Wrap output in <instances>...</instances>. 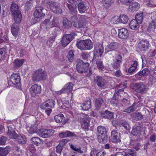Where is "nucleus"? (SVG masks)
Wrapping results in <instances>:
<instances>
[{
  "instance_id": "1",
  "label": "nucleus",
  "mask_w": 156,
  "mask_h": 156,
  "mask_svg": "<svg viewBox=\"0 0 156 156\" xmlns=\"http://www.w3.org/2000/svg\"><path fill=\"white\" fill-rule=\"evenodd\" d=\"M89 66V62H84L82 60H79L76 66V69L80 73H86Z\"/></svg>"
},
{
  "instance_id": "2",
  "label": "nucleus",
  "mask_w": 156,
  "mask_h": 156,
  "mask_svg": "<svg viewBox=\"0 0 156 156\" xmlns=\"http://www.w3.org/2000/svg\"><path fill=\"white\" fill-rule=\"evenodd\" d=\"M90 118L87 115L82 114L80 119L82 128L87 129L90 126Z\"/></svg>"
},
{
  "instance_id": "3",
  "label": "nucleus",
  "mask_w": 156,
  "mask_h": 156,
  "mask_svg": "<svg viewBox=\"0 0 156 156\" xmlns=\"http://www.w3.org/2000/svg\"><path fill=\"white\" fill-rule=\"evenodd\" d=\"M122 62V57L119 54L115 55V58L113 59V61L111 63L112 67L115 69H119L120 65Z\"/></svg>"
},
{
  "instance_id": "4",
  "label": "nucleus",
  "mask_w": 156,
  "mask_h": 156,
  "mask_svg": "<svg viewBox=\"0 0 156 156\" xmlns=\"http://www.w3.org/2000/svg\"><path fill=\"white\" fill-rule=\"evenodd\" d=\"M46 78L44 72L41 69L36 70L33 76V80L34 81H37L41 80H44Z\"/></svg>"
},
{
  "instance_id": "5",
  "label": "nucleus",
  "mask_w": 156,
  "mask_h": 156,
  "mask_svg": "<svg viewBox=\"0 0 156 156\" xmlns=\"http://www.w3.org/2000/svg\"><path fill=\"white\" fill-rule=\"evenodd\" d=\"M48 4L51 11L54 13L59 14L62 12V10L60 6L54 2L50 1L48 2Z\"/></svg>"
},
{
  "instance_id": "6",
  "label": "nucleus",
  "mask_w": 156,
  "mask_h": 156,
  "mask_svg": "<svg viewBox=\"0 0 156 156\" xmlns=\"http://www.w3.org/2000/svg\"><path fill=\"white\" fill-rule=\"evenodd\" d=\"M119 125L116 126V129H113L111 132V141L113 143H116L119 142L120 140L119 138V136L117 132V131L119 130L120 128Z\"/></svg>"
},
{
  "instance_id": "7",
  "label": "nucleus",
  "mask_w": 156,
  "mask_h": 156,
  "mask_svg": "<svg viewBox=\"0 0 156 156\" xmlns=\"http://www.w3.org/2000/svg\"><path fill=\"white\" fill-rule=\"evenodd\" d=\"M87 17L85 15L80 16L79 22L78 23H75L73 24V26L77 28L84 27L87 22Z\"/></svg>"
},
{
  "instance_id": "8",
  "label": "nucleus",
  "mask_w": 156,
  "mask_h": 156,
  "mask_svg": "<svg viewBox=\"0 0 156 156\" xmlns=\"http://www.w3.org/2000/svg\"><path fill=\"white\" fill-rule=\"evenodd\" d=\"M74 35L73 34L64 35L62 40V46L65 47L68 45L72 40L74 38Z\"/></svg>"
},
{
  "instance_id": "9",
  "label": "nucleus",
  "mask_w": 156,
  "mask_h": 156,
  "mask_svg": "<svg viewBox=\"0 0 156 156\" xmlns=\"http://www.w3.org/2000/svg\"><path fill=\"white\" fill-rule=\"evenodd\" d=\"M150 46V44L148 41L142 40L138 44V48L142 51H146Z\"/></svg>"
},
{
  "instance_id": "10",
  "label": "nucleus",
  "mask_w": 156,
  "mask_h": 156,
  "mask_svg": "<svg viewBox=\"0 0 156 156\" xmlns=\"http://www.w3.org/2000/svg\"><path fill=\"white\" fill-rule=\"evenodd\" d=\"M10 81L13 85L19 87L20 84V78L19 74L17 73L12 74L10 77Z\"/></svg>"
},
{
  "instance_id": "11",
  "label": "nucleus",
  "mask_w": 156,
  "mask_h": 156,
  "mask_svg": "<svg viewBox=\"0 0 156 156\" xmlns=\"http://www.w3.org/2000/svg\"><path fill=\"white\" fill-rule=\"evenodd\" d=\"M147 86L141 82L135 83L134 85L135 90L140 93L145 92L147 90Z\"/></svg>"
},
{
  "instance_id": "12",
  "label": "nucleus",
  "mask_w": 156,
  "mask_h": 156,
  "mask_svg": "<svg viewBox=\"0 0 156 156\" xmlns=\"http://www.w3.org/2000/svg\"><path fill=\"white\" fill-rule=\"evenodd\" d=\"M141 128L140 126H137L133 127L131 131L132 133L134 136H137V140L138 141L141 140L142 138V136L141 135Z\"/></svg>"
},
{
  "instance_id": "13",
  "label": "nucleus",
  "mask_w": 156,
  "mask_h": 156,
  "mask_svg": "<svg viewBox=\"0 0 156 156\" xmlns=\"http://www.w3.org/2000/svg\"><path fill=\"white\" fill-rule=\"evenodd\" d=\"M41 90V86H38L37 84L32 85L30 88V91L31 96L33 97H34L36 95L40 93Z\"/></svg>"
},
{
  "instance_id": "14",
  "label": "nucleus",
  "mask_w": 156,
  "mask_h": 156,
  "mask_svg": "<svg viewBox=\"0 0 156 156\" xmlns=\"http://www.w3.org/2000/svg\"><path fill=\"white\" fill-rule=\"evenodd\" d=\"M94 81L95 84L100 87L103 88L105 87L106 81L101 76H96L94 77Z\"/></svg>"
},
{
  "instance_id": "15",
  "label": "nucleus",
  "mask_w": 156,
  "mask_h": 156,
  "mask_svg": "<svg viewBox=\"0 0 156 156\" xmlns=\"http://www.w3.org/2000/svg\"><path fill=\"white\" fill-rule=\"evenodd\" d=\"M119 37L121 39L126 40L129 37V33L128 30L126 28L119 29Z\"/></svg>"
},
{
  "instance_id": "16",
  "label": "nucleus",
  "mask_w": 156,
  "mask_h": 156,
  "mask_svg": "<svg viewBox=\"0 0 156 156\" xmlns=\"http://www.w3.org/2000/svg\"><path fill=\"white\" fill-rule=\"evenodd\" d=\"M55 105V101L52 99H48L41 105V108L43 109L46 107L53 108Z\"/></svg>"
},
{
  "instance_id": "17",
  "label": "nucleus",
  "mask_w": 156,
  "mask_h": 156,
  "mask_svg": "<svg viewBox=\"0 0 156 156\" xmlns=\"http://www.w3.org/2000/svg\"><path fill=\"white\" fill-rule=\"evenodd\" d=\"M94 55L101 57L104 52V48L103 45L99 43L96 44L94 47Z\"/></svg>"
},
{
  "instance_id": "18",
  "label": "nucleus",
  "mask_w": 156,
  "mask_h": 156,
  "mask_svg": "<svg viewBox=\"0 0 156 156\" xmlns=\"http://www.w3.org/2000/svg\"><path fill=\"white\" fill-rule=\"evenodd\" d=\"M43 8L41 6H37L36 10L34 13V16L36 18H42L45 15V14L43 12Z\"/></svg>"
},
{
  "instance_id": "19",
  "label": "nucleus",
  "mask_w": 156,
  "mask_h": 156,
  "mask_svg": "<svg viewBox=\"0 0 156 156\" xmlns=\"http://www.w3.org/2000/svg\"><path fill=\"white\" fill-rule=\"evenodd\" d=\"M118 44L116 42L111 43L106 47L105 51L107 53L108 52L115 50L118 47Z\"/></svg>"
},
{
  "instance_id": "20",
  "label": "nucleus",
  "mask_w": 156,
  "mask_h": 156,
  "mask_svg": "<svg viewBox=\"0 0 156 156\" xmlns=\"http://www.w3.org/2000/svg\"><path fill=\"white\" fill-rule=\"evenodd\" d=\"M94 55L93 58L94 60H95L96 63L97 64V67L99 69H101L104 68V66L102 63V61L101 59V57Z\"/></svg>"
},
{
  "instance_id": "21",
  "label": "nucleus",
  "mask_w": 156,
  "mask_h": 156,
  "mask_svg": "<svg viewBox=\"0 0 156 156\" xmlns=\"http://www.w3.org/2000/svg\"><path fill=\"white\" fill-rule=\"evenodd\" d=\"M129 10L133 12L137 10L140 8V5L137 2H132L131 1V4L129 5Z\"/></svg>"
},
{
  "instance_id": "22",
  "label": "nucleus",
  "mask_w": 156,
  "mask_h": 156,
  "mask_svg": "<svg viewBox=\"0 0 156 156\" xmlns=\"http://www.w3.org/2000/svg\"><path fill=\"white\" fill-rule=\"evenodd\" d=\"M75 136V133L69 131H66L62 132L59 134L60 137L63 138L67 137L74 136Z\"/></svg>"
},
{
  "instance_id": "23",
  "label": "nucleus",
  "mask_w": 156,
  "mask_h": 156,
  "mask_svg": "<svg viewBox=\"0 0 156 156\" xmlns=\"http://www.w3.org/2000/svg\"><path fill=\"white\" fill-rule=\"evenodd\" d=\"M88 8L87 5L82 2H80L78 4V9L80 13L84 12L87 10Z\"/></svg>"
},
{
  "instance_id": "24",
  "label": "nucleus",
  "mask_w": 156,
  "mask_h": 156,
  "mask_svg": "<svg viewBox=\"0 0 156 156\" xmlns=\"http://www.w3.org/2000/svg\"><path fill=\"white\" fill-rule=\"evenodd\" d=\"M24 62L23 59H15L13 61V67L15 69L19 68L22 66Z\"/></svg>"
},
{
  "instance_id": "25",
  "label": "nucleus",
  "mask_w": 156,
  "mask_h": 156,
  "mask_svg": "<svg viewBox=\"0 0 156 156\" xmlns=\"http://www.w3.org/2000/svg\"><path fill=\"white\" fill-rule=\"evenodd\" d=\"M14 20L16 23L21 22L22 19V15L20 12L12 13Z\"/></svg>"
},
{
  "instance_id": "26",
  "label": "nucleus",
  "mask_w": 156,
  "mask_h": 156,
  "mask_svg": "<svg viewBox=\"0 0 156 156\" xmlns=\"http://www.w3.org/2000/svg\"><path fill=\"white\" fill-rule=\"evenodd\" d=\"M54 119L55 121L58 123L64 124L66 122L65 117L62 114L55 115L54 117Z\"/></svg>"
},
{
  "instance_id": "27",
  "label": "nucleus",
  "mask_w": 156,
  "mask_h": 156,
  "mask_svg": "<svg viewBox=\"0 0 156 156\" xmlns=\"http://www.w3.org/2000/svg\"><path fill=\"white\" fill-rule=\"evenodd\" d=\"M140 24L136 20L133 19L130 22L129 27L132 30H135L139 28Z\"/></svg>"
},
{
  "instance_id": "28",
  "label": "nucleus",
  "mask_w": 156,
  "mask_h": 156,
  "mask_svg": "<svg viewBox=\"0 0 156 156\" xmlns=\"http://www.w3.org/2000/svg\"><path fill=\"white\" fill-rule=\"evenodd\" d=\"M98 139L99 143L104 144L107 142L108 140L107 134L103 135H98Z\"/></svg>"
},
{
  "instance_id": "29",
  "label": "nucleus",
  "mask_w": 156,
  "mask_h": 156,
  "mask_svg": "<svg viewBox=\"0 0 156 156\" xmlns=\"http://www.w3.org/2000/svg\"><path fill=\"white\" fill-rule=\"evenodd\" d=\"M19 30V26L16 25V23H14L12 25L11 32L13 36L16 37L18 36Z\"/></svg>"
},
{
  "instance_id": "30",
  "label": "nucleus",
  "mask_w": 156,
  "mask_h": 156,
  "mask_svg": "<svg viewBox=\"0 0 156 156\" xmlns=\"http://www.w3.org/2000/svg\"><path fill=\"white\" fill-rule=\"evenodd\" d=\"M41 27L44 29L48 30L51 27V23L48 19L45 20L41 24Z\"/></svg>"
},
{
  "instance_id": "31",
  "label": "nucleus",
  "mask_w": 156,
  "mask_h": 156,
  "mask_svg": "<svg viewBox=\"0 0 156 156\" xmlns=\"http://www.w3.org/2000/svg\"><path fill=\"white\" fill-rule=\"evenodd\" d=\"M84 50H90L93 47V44L91 41L89 39L84 40Z\"/></svg>"
},
{
  "instance_id": "32",
  "label": "nucleus",
  "mask_w": 156,
  "mask_h": 156,
  "mask_svg": "<svg viewBox=\"0 0 156 156\" xmlns=\"http://www.w3.org/2000/svg\"><path fill=\"white\" fill-rule=\"evenodd\" d=\"M16 139L20 144H26L27 139L24 135H18Z\"/></svg>"
},
{
  "instance_id": "33",
  "label": "nucleus",
  "mask_w": 156,
  "mask_h": 156,
  "mask_svg": "<svg viewBox=\"0 0 156 156\" xmlns=\"http://www.w3.org/2000/svg\"><path fill=\"white\" fill-rule=\"evenodd\" d=\"M98 135H103L107 134L105 127L103 126H99L97 128Z\"/></svg>"
},
{
  "instance_id": "34",
  "label": "nucleus",
  "mask_w": 156,
  "mask_h": 156,
  "mask_svg": "<svg viewBox=\"0 0 156 156\" xmlns=\"http://www.w3.org/2000/svg\"><path fill=\"white\" fill-rule=\"evenodd\" d=\"M102 116L105 118L111 119L114 117L113 113L106 110L102 113Z\"/></svg>"
},
{
  "instance_id": "35",
  "label": "nucleus",
  "mask_w": 156,
  "mask_h": 156,
  "mask_svg": "<svg viewBox=\"0 0 156 156\" xmlns=\"http://www.w3.org/2000/svg\"><path fill=\"white\" fill-rule=\"evenodd\" d=\"M10 148L7 147L5 148H0V156H6L10 151Z\"/></svg>"
},
{
  "instance_id": "36",
  "label": "nucleus",
  "mask_w": 156,
  "mask_h": 156,
  "mask_svg": "<svg viewBox=\"0 0 156 156\" xmlns=\"http://www.w3.org/2000/svg\"><path fill=\"white\" fill-rule=\"evenodd\" d=\"M81 109L84 111L88 110L91 107V101L89 100L85 102L81 106Z\"/></svg>"
},
{
  "instance_id": "37",
  "label": "nucleus",
  "mask_w": 156,
  "mask_h": 156,
  "mask_svg": "<svg viewBox=\"0 0 156 156\" xmlns=\"http://www.w3.org/2000/svg\"><path fill=\"white\" fill-rule=\"evenodd\" d=\"M73 84L71 82H69L66 84L63 87L66 93L71 92L73 88Z\"/></svg>"
},
{
  "instance_id": "38",
  "label": "nucleus",
  "mask_w": 156,
  "mask_h": 156,
  "mask_svg": "<svg viewBox=\"0 0 156 156\" xmlns=\"http://www.w3.org/2000/svg\"><path fill=\"white\" fill-rule=\"evenodd\" d=\"M7 50L5 48H1L0 49V60L4 59L7 57Z\"/></svg>"
},
{
  "instance_id": "39",
  "label": "nucleus",
  "mask_w": 156,
  "mask_h": 156,
  "mask_svg": "<svg viewBox=\"0 0 156 156\" xmlns=\"http://www.w3.org/2000/svg\"><path fill=\"white\" fill-rule=\"evenodd\" d=\"M11 11L12 13L20 12L18 5L14 2L11 4Z\"/></svg>"
},
{
  "instance_id": "40",
  "label": "nucleus",
  "mask_w": 156,
  "mask_h": 156,
  "mask_svg": "<svg viewBox=\"0 0 156 156\" xmlns=\"http://www.w3.org/2000/svg\"><path fill=\"white\" fill-rule=\"evenodd\" d=\"M67 7L70 12L72 13L76 14L77 12L76 5H72L71 4H67Z\"/></svg>"
},
{
  "instance_id": "41",
  "label": "nucleus",
  "mask_w": 156,
  "mask_h": 156,
  "mask_svg": "<svg viewBox=\"0 0 156 156\" xmlns=\"http://www.w3.org/2000/svg\"><path fill=\"white\" fill-rule=\"evenodd\" d=\"M27 129L29 133H33L37 131V125L35 124H33L30 127L27 126Z\"/></svg>"
},
{
  "instance_id": "42",
  "label": "nucleus",
  "mask_w": 156,
  "mask_h": 156,
  "mask_svg": "<svg viewBox=\"0 0 156 156\" xmlns=\"http://www.w3.org/2000/svg\"><path fill=\"white\" fill-rule=\"evenodd\" d=\"M149 73V70L147 68H145L142 71H140L136 75V76L139 77L140 76H145Z\"/></svg>"
},
{
  "instance_id": "43",
  "label": "nucleus",
  "mask_w": 156,
  "mask_h": 156,
  "mask_svg": "<svg viewBox=\"0 0 156 156\" xmlns=\"http://www.w3.org/2000/svg\"><path fill=\"white\" fill-rule=\"evenodd\" d=\"M136 103L134 102L131 106L125 109L124 110L123 112H125L130 113L133 112L134 110L136 109Z\"/></svg>"
},
{
  "instance_id": "44",
  "label": "nucleus",
  "mask_w": 156,
  "mask_h": 156,
  "mask_svg": "<svg viewBox=\"0 0 156 156\" xmlns=\"http://www.w3.org/2000/svg\"><path fill=\"white\" fill-rule=\"evenodd\" d=\"M120 23L125 24L128 21L129 18L127 16L124 14H121L119 16Z\"/></svg>"
},
{
  "instance_id": "45",
  "label": "nucleus",
  "mask_w": 156,
  "mask_h": 156,
  "mask_svg": "<svg viewBox=\"0 0 156 156\" xmlns=\"http://www.w3.org/2000/svg\"><path fill=\"white\" fill-rule=\"evenodd\" d=\"M62 23L63 27L65 28H68L70 27L72 25L71 21L67 19H65L63 20Z\"/></svg>"
},
{
  "instance_id": "46",
  "label": "nucleus",
  "mask_w": 156,
  "mask_h": 156,
  "mask_svg": "<svg viewBox=\"0 0 156 156\" xmlns=\"http://www.w3.org/2000/svg\"><path fill=\"white\" fill-rule=\"evenodd\" d=\"M143 13L137 14L135 16L136 20L140 24H141L143 21Z\"/></svg>"
},
{
  "instance_id": "47",
  "label": "nucleus",
  "mask_w": 156,
  "mask_h": 156,
  "mask_svg": "<svg viewBox=\"0 0 156 156\" xmlns=\"http://www.w3.org/2000/svg\"><path fill=\"white\" fill-rule=\"evenodd\" d=\"M84 40H81L78 41L76 44L77 47L81 49L84 50Z\"/></svg>"
},
{
  "instance_id": "48",
  "label": "nucleus",
  "mask_w": 156,
  "mask_h": 156,
  "mask_svg": "<svg viewBox=\"0 0 156 156\" xmlns=\"http://www.w3.org/2000/svg\"><path fill=\"white\" fill-rule=\"evenodd\" d=\"M103 102V101L102 99L101 98L96 99L95 101V107L98 109H99Z\"/></svg>"
},
{
  "instance_id": "49",
  "label": "nucleus",
  "mask_w": 156,
  "mask_h": 156,
  "mask_svg": "<svg viewBox=\"0 0 156 156\" xmlns=\"http://www.w3.org/2000/svg\"><path fill=\"white\" fill-rule=\"evenodd\" d=\"M31 141L33 144L38 146L40 143L41 140L38 137H34L31 138Z\"/></svg>"
},
{
  "instance_id": "50",
  "label": "nucleus",
  "mask_w": 156,
  "mask_h": 156,
  "mask_svg": "<svg viewBox=\"0 0 156 156\" xmlns=\"http://www.w3.org/2000/svg\"><path fill=\"white\" fill-rule=\"evenodd\" d=\"M73 50H70L68 53L67 57L69 61L72 62L74 59V53Z\"/></svg>"
},
{
  "instance_id": "51",
  "label": "nucleus",
  "mask_w": 156,
  "mask_h": 156,
  "mask_svg": "<svg viewBox=\"0 0 156 156\" xmlns=\"http://www.w3.org/2000/svg\"><path fill=\"white\" fill-rule=\"evenodd\" d=\"M38 134L41 137L46 138V129H41L38 132Z\"/></svg>"
},
{
  "instance_id": "52",
  "label": "nucleus",
  "mask_w": 156,
  "mask_h": 156,
  "mask_svg": "<svg viewBox=\"0 0 156 156\" xmlns=\"http://www.w3.org/2000/svg\"><path fill=\"white\" fill-rule=\"evenodd\" d=\"M89 55L87 52H83L81 55L82 58L85 61H87V62H89L90 63V61L88 60V57Z\"/></svg>"
},
{
  "instance_id": "53",
  "label": "nucleus",
  "mask_w": 156,
  "mask_h": 156,
  "mask_svg": "<svg viewBox=\"0 0 156 156\" xmlns=\"http://www.w3.org/2000/svg\"><path fill=\"white\" fill-rule=\"evenodd\" d=\"M131 0H118L117 3L119 4L121 3L122 4L128 5L131 4Z\"/></svg>"
},
{
  "instance_id": "54",
  "label": "nucleus",
  "mask_w": 156,
  "mask_h": 156,
  "mask_svg": "<svg viewBox=\"0 0 156 156\" xmlns=\"http://www.w3.org/2000/svg\"><path fill=\"white\" fill-rule=\"evenodd\" d=\"M144 2L147 6L151 7H156V4L152 3L150 2V0H144Z\"/></svg>"
},
{
  "instance_id": "55",
  "label": "nucleus",
  "mask_w": 156,
  "mask_h": 156,
  "mask_svg": "<svg viewBox=\"0 0 156 156\" xmlns=\"http://www.w3.org/2000/svg\"><path fill=\"white\" fill-rule=\"evenodd\" d=\"M111 22L113 24H116L120 23L119 17L115 16L111 19Z\"/></svg>"
},
{
  "instance_id": "56",
  "label": "nucleus",
  "mask_w": 156,
  "mask_h": 156,
  "mask_svg": "<svg viewBox=\"0 0 156 156\" xmlns=\"http://www.w3.org/2000/svg\"><path fill=\"white\" fill-rule=\"evenodd\" d=\"M7 135L11 138L16 139L18 135L15 132V131L12 132L8 133Z\"/></svg>"
},
{
  "instance_id": "57",
  "label": "nucleus",
  "mask_w": 156,
  "mask_h": 156,
  "mask_svg": "<svg viewBox=\"0 0 156 156\" xmlns=\"http://www.w3.org/2000/svg\"><path fill=\"white\" fill-rule=\"evenodd\" d=\"M51 23V25L52 26H51V27H57L58 26V24L57 18L55 17H53Z\"/></svg>"
},
{
  "instance_id": "58",
  "label": "nucleus",
  "mask_w": 156,
  "mask_h": 156,
  "mask_svg": "<svg viewBox=\"0 0 156 156\" xmlns=\"http://www.w3.org/2000/svg\"><path fill=\"white\" fill-rule=\"evenodd\" d=\"M125 67L126 68L125 70V72L127 73H131L134 72L136 69H135V67H133L132 66H131L128 69L126 68V67Z\"/></svg>"
},
{
  "instance_id": "59",
  "label": "nucleus",
  "mask_w": 156,
  "mask_h": 156,
  "mask_svg": "<svg viewBox=\"0 0 156 156\" xmlns=\"http://www.w3.org/2000/svg\"><path fill=\"white\" fill-rule=\"evenodd\" d=\"M46 138L49 137L54 134L55 131L53 129H46Z\"/></svg>"
},
{
  "instance_id": "60",
  "label": "nucleus",
  "mask_w": 156,
  "mask_h": 156,
  "mask_svg": "<svg viewBox=\"0 0 156 156\" xmlns=\"http://www.w3.org/2000/svg\"><path fill=\"white\" fill-rule=\"evenodd\" d=\"M111 2L108 1H106L104 2L103 3V7L107 9L111 5Z\"/></svg>"
},
{
  "instance_id": "61",
  "label": "nucleus",
  "mask_w": 156,
  "mask_h": 156,
  "mask_svg": "<svg viewBox=\"0 0 156 156\" xmlns=\"http://www.w3.org/2000/svg\"><path fill=\"white\" fill-rule=\"evenodd\" d=\"M70 147L72 150L75 151L79 152L80 153H82L83 152V151L81 150V148L80 147L79 148H77L75 147L72 144L70 145Z\"/></svg>"
},
{
  "instance_id": "62",
  "label": "nucleus",
  "mask_w": 156,
  "mask_h": 156,
  "mask_svg": "<svg viewBox=\"0 0 156 156\" xmlns=\"http://www.w3.org/2000/svg\"><path fill=\"white\" fill-rule=\"evenodd\" d=\"M68 2L72 5H75L78 4L80 2H81V0H67Z\"/></svg>"
},
{
  "instance_id": "63",
  "label": "nucleus",
  "mask_w": 156,
  "mask_h": 156,
  "mask_svg": "<svg viewBox=\"0 0 156 156\" xmlns=\"http://www.w3.org/2000/svg\"><path fill=\"white\" fill-rule=\"evenodd\" d=\"M7 139L5 137L2 136L0 138V145H4L5 144Z\"/></svg>"
},
{
  "instance_id": "64",
  "label": "nucleus",
  "mask_w": 156,
  "mask_h": 156,
  "mask_svg": "<svg viewBox=\"0 0 156 156\" xmlns=\"http://www.w3.org/2000/svg\"><path fill=\"white\" fill-rule=\"evenodd\" d=\"M152 19V25L156 28V14L152 16L151 17Z\"/></svg>"
}]
</instances>
